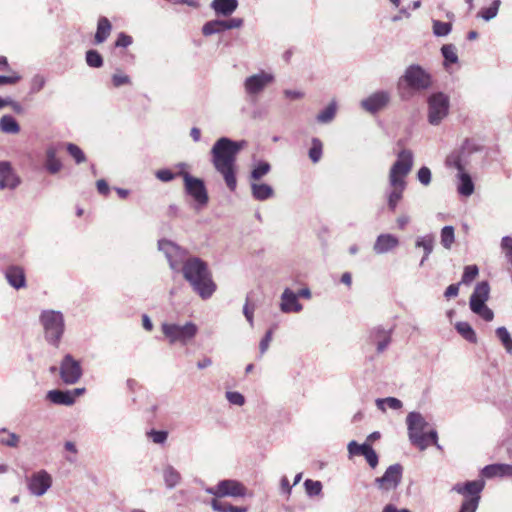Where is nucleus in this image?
I'll list each match as a JSON object with an SVG mask.
<instances>
[{
	"instance_id": "1",
	"label": "nucleus",
	"mask_w": 512,
	"mask_h": 512,
	"mask_svg": "<svg viewBox=\"0 0 512 512\" xmlns=\"http://www.w3.org/2000/svg\"><path fill=\"white\" fill-rule=\"evenodd\" d=\"M240 149V143L223 137L215 142L211 150L213 165L223 176L227 187L231 191H234L237 186L235 161Z\"/></svg>"
},
{
	"instance_id": "2",
	"label": "nucleus",
	"mask_w": 512,
	"mask_h": 512,
	"mask_svg": "<svg viewBox=\"0 0 512 512\" xmlns=\"http://www.w3.org/2000/svg\"><path fill=\"white\" fill-rule=\"evenodd\" d=\"M414 156L411 150L403 149L397 154V159L391 166L388 174V182L391 191L387 202L390 210L394 211L403 197L406 189V178L412 170Z\"/></svg>"
},
{
	"instance_id": "3",
	"label": "nucleus",
	"mask_w": 512,
	"mask_h": 512,
	"mask_svg": "<svg viewBox=\"0 0 512 512\" xmlns=\"http://www.w3.org/2000/svg\"><path fill=\"white\" fill-rule=\"evenodd\" d=\"M180 272L202 299L210 298L215 292L216 284L212 280L211 272L200 258L190 257Z\"/></svg>"
},
{
	"instance_id": "4",
	"label": "nucleus",
	"mask_w": 512,
	"mask_h": 512,
	"mask_svg": "<svg viewBox=\"0 0 512 512\" xmlns=\"http://www.w3.org/2000/svg\"><path fill=\"white\" fill-rule=\"evenodd\" d=\"M40 322L46 341L57 347L65 329L63 314L55 310L43 311L40 315Z\"/></svg>"
},
{
	"instance_id": "5",
	"label": "nucleus",
	"mask_w": 512,
	"mask_h": 512,
	"mask_svg": "<svg viewBox=\"0 0 512 512\" xmlns=\"http://www.w3.org/2000/svg\"><path fill=\"white\" fill-rule=\"evenodd\" d=\"M484 486L485 482L479 479L468 481L464 484L457 483L452 487V491L465 497L459 512H476L480 502V493Z\"/></svg>"
},
{
	"instance_id": "6",
	"label": "nucleus",
	"mask_w": 512,
	"mask_h": 512,
	"mask_svg": "<svg viewBox=\"0 0 512 512\" xmlns=\"http://www.w3.org/2000/svg\"><path fill=\"white\" fill-rule=\"evenodd\" d=\"M161 331L170 344L179 343L186 345L195 338L198 333V327L191 321L183 325L164 322L161 325Z\"/></svg>"
},
{
	"instance_id": "7",
	"label": "nucleus",
	"mask_w": 512,
	"mask_h": 512,
	"mask_svg": "<svg viewBox=\"0 0 512 512\" xmlns=\"http://www.w3.org/2000/svg\"><path fill=\"white\" fill-rule=\"evenodd\" d=\"M431 76L419 65H410L399 79V87L411 92H421L431 86Z\"/></svg>"
},
{
	"instance_id": "8",
	"label": "nucleus",
	"mask_w": 512,
	"mask_h": 512,
	"mask_svg": "<svg viewBox=\"0 0 512 512\" xmlns=\"http://www.w3.org/2000/svg\"><path fill=\"white\" fill-rule=\"evenodd\" d=\"M489 293V283L487 281L479 282L475 286L469 302L471 311L488 322L494 318L493 311L486 305Z\"/></svg>"
},
{
	"instance_id": "9",
	"label": "nucleus",
	"mask_w": 512,
	"mask_h": 512,
	"mask_svg": "<svg viewBox=\"0 0 512 512\" xmlns=\"http://www.w3.org/2000/svg\"><path fill=\"white\" fill-rule=\"evenodd\" d=\"M406 423L411 443L417 446L421 451L425 450L429 446L425 432L428 422L420 413L410 412L407 415Z\"/></svg>"
},
{
	"instance_id": "10",
	"label": "nucleus",
	"mask_w": 512,
	"mask_h": 512,
	"mask_svg": "<svg viewBox=\"0 0 512 512\" xmlns=\"http://www.w3.org/2000/svg\"><path fill=\"white\" fill-rule=\"evenodd\" d=\"M427 104L428 122L434 126L439 125L448 116L450 108L449 96L443 92L433 93L428 97Z\"/></svg>"
},
{
	"instance_id": "11",
	"label": "nucleus",
	"mask_w": 512,
	"mask_h": 512,
	"mask_svg": "<svg viewBox=\"0 0 512 512\" xmlns=\"http://www.w3.org/2000/svg\"><path fill=\"white\" fill-rule=\"evenodd\" d=\"M158 249L165 255L170 268L175 272H180L184 263L190 259L188 252L169 240H159Z\"/></svg>"
},
{
	"instance_id": "12",
	"label": "nucleus",
	"mask_w": 512,
	"mask_h": 512,
	"mask_svg": "<svg viewBox=\"0 0 512 512\" xmlns=\"http://www.w3.org/2000/svg\"><path fill=\"white\" fill-rule=\"evenodd\" d=\"M480 146L472 140H465L460 149L453 151L446 158V166L464 171L470 163V156L480 151Z\"/></svg>"
},
{
	"instance_id": "13",
	"label": "nucleus",
	"mask_w": 512,
	"mask_h": 512,
	"mask_svg": "<svg viewBox=\"0 0 512 512\" xmlns=\"http://www.w3.org/2000/svg\"><path fill=\"white\" fill-rule=\"evenodd\" d=\"M184 180L186 193L195 201L197 210L207 205L209 197L203 180L191 176L189 173H181Z\"/></svg>"
},
{
	"instance_id": "14",
	"label": "nucleus",
	"mask_w": 512,
	"mask_h": 512,
	"mask_svg": "<svg viewBox=\"0 0 512 512\" xmlns=\"http://www.w3.org/2000/svg\"><path fill=\"white\" fill-rule=\"evenodd\" d=\"M275 80L274 74L264 70L248 76L243 83L244 91L247 96L256 98Z\"/></svg>"
},
{
	"instance_id": "15",
	"label": "nucleus",
	"mask_w": 512,
	"mask_h": 512,
	"mask_svg": "<svg viewBox=\"0 0 512 512\" xmlns=\"http://www.w3.org/2000/svg\"><path fill=\"white\" fill-rule=\"evenodd\" d=\"M205 491L216 498H238L244 497L247 493L246 487L241 482L234 479L221 480L215 487H206Z\"/></svg>"
},
{
	"instance_id": "16",
	"label": "nucleus",
	"mask_w": 512,
	"mask_h": 512,
	"mask_svg": "<svg viewBox=\"0 0 512 512\" xmlns=\"http://www.w3.org/2000/svg\"><path fill=\"white\" fill-rule=\"evenodd\" d=\"M403 468L400 464L390 465L382 477L375 479L379 489L389 491L396 489L402 479Z\"/></svg>"
},
{
	"instance_id": "17",
	"label": "nucleus",
	"mask_w": 512,
	"mask_h": 512,
	"mask_svg": "<svg viewBox=\"0 0 512 512\" xmlns=\"http://www.w3.org/2000/svg\"><path fill=\"white\" fill-rule=\"evenodd\" d=\"M82 369L80 363L70 354H67L60 366V376L64 383L75 384L81 378Z\"/></svg>"
},
{
	"instance_id": "18",
	"label": "nucleus",
	"mask_w": 512,
	"mask_h": 512,
	"mask_svg": "<svg viewBox=\"0 0 512 512\" xmlns=\"http://www.w3.org/2000/svg\"><path fill=\"white\" fill-rule=\"evenodd\" d=\"M52 485V477L45 470H40L31 475L28 480V489L34 496H43Z\"/></svg>"
},
{
	"instance_id": "19",
	"label": "nucleus",
	"mask_w": 512,
	"mask_h": 512,
	"mask_svg": "<svg viewBox=\"0 0 512 512\" xmlns=\"http://www.w3.org/2000/svg\"><path fill=\"white\" fill-rule=\"evenodd\" d=\"M21 183L20 177L8 161H0V190L16 189Z\"/></svg>"
},
{
	"instance_id": "20",
	"label": "nucleus",
	"mask_w": 512,
	"mask_h": 512,
	"mask_svg": "<svg viewBox=\"0 0 512 512\" xmlns=\"http://www.w3.org/2000/svg\"><path fill=\"white\" fill-rule=\"evenodd\" d=\"M390 101V94L386 91H377L361 101V107L369 112L376 113L383 109Z\"/></svg>"
},
{
	"instance_id": "21",
	"label": "nucleus",
	"mask_w": 512,
	"mask_h": 512,
	"mask_svg": "<svg viewBox=\"0 0 512 512\" xmlns=\"http://www.w3.org/2000/svg\"><path fill=\"white\" fill-rule=\"evenodd\" d=\"M399 244L398 237L390 233H383L377 236L373 245V251L377 255H383L396 249Z\"/></svg>"
},
{
	"instance_id": "22",
	"label": "nucleus",
	"mask_w": 512,
	"mask_h": 512,
	"mask_svg": "<svg viewBox=\"0 0 512 512\" xmlns=\"http://www.w3.org/2000/svg\"><path fill=\"white\" fill-rule=\"evenodd\" d=\"M303 306L298 301V295L286 288L281 295L280 309L284 313L300 312Z\"/></svg>"
},
{
	"instance_id": "23",
	"label": "nucleus",
	"mask_w": 512,
	"mask_h": 512,
	"mask_svg": "<svg viewBox=\"0 0 512 512\" xmlns=\"http://www.w3.org/2000/svg\"><path fill=\"white\" fill-rule=\"evenodd\" d=\"M7 282L15 289H21L26 286L25 273L22 267L11 265L5 271Z\"/></svg>"
},
{
	"instance_id": "24",
	"label": "nucleus",
	"mask_w": 512,
	"mask_h": 512,
	"mask_svg": "<svg viewBox=\"0 0 512 512\" xmlns=\"http://www.w3.org/2000/svg\"><path fill=\"white\" fill-rule=\"evenodd\" d=\"M238 0H213L210 4L216 16L229 17L238 8Z\"/></svg>"
},
{
	"instance_id": "25",
	"label": "nucleus",
	"mask_w": 512,
	"mask_h": 512,
	"mask_svg": "<svg viewBox=\"0 0 512 512\" xmlns=\"http://www.w3.org/2000/svg\"><path fill=\"white\" fill-rule=\"evenodd\" d=\"M482 476L486 478L493 477H512V465L510 464H491L485 466L481 471Z\"/></svg>"
},
{
	"instance_id": "26",
	"label": "nucleus",
	"mask_w": 512,
	"mask_h": 512,
	"mask_svg": "<svg viewBox=\"0 0 512 512\" xmlns=\"http://www.w3.org/2000/svg\"><path fill=\"white\" fill-rule=\"evenodd\" d=\"M457 191L460 195L469 197L474 193V183L471 176L464 170L457 173Z\"/></svg>"
},
{
	"instance_id": "27",
	"label": "nucleus",
	"mask_w": 512,
	"mask_h": 512,
	"mask_svg": "<svg viewBox=\"0 0 512 512\" xmlns=\"http://www.w3.org/2000/svg\"><path fill=\"white\" fill-rule=\"evenodd\" d=\"M46 397L50 402L57 405L70 406L75 402L74 395L70 391L51 390Z\"/></svg>"
},
{
	"instance_id": "28",
	"label": "nucleus",
	"mask_w": 512,
	"mask_h": 512,
	"mask_svg": "<svg viewBox=\"0 0 512 512\" xmlns=\"http://www.w3.org/2000/svg\"><path fill=\"white\" fill-rule=\"evenodd\" d=\"M415 247L423 249V257L419 264L420 266H423L433 251L434 237L432 235H425V236L417 237V239L415 241Z\"/></svg>"
},
{
	"instance_id": "29",
	"label": "nucleus",
	"mask_w": 512,
	"mask_h": 512,
	"mask_svg": "<svg viewBox=\"0 0 512 512\" xmlns=\"http://www.w3.org/2000/svg\"><path fill=\"white\" fill-rule=\"evenodd\" d=\"M251 193L252 196L259 201L267 200L274 195L273 188L265 183H257L252 182L251 183Z\"/></svg>"
},
{
	"instance_id": "30",
	"label": "nucleus",
	"mask_w": 512,
	"mask_h": 512,
	"mask_svg": "<svg viewBox=\"0 0 512 512\" xmlns=\"http://www.w3.org/2000/svg\"><path fill=\"white\" fill-rule=\"evenodd\" d=\"M112 26L106 17H100L97 23V31L95 34V42L103 43L110 35Z\"/></svg>"
},
{
	"instance_id": "31",
	"label": "nucleus",
	"mask_w": 512,
	"mask_h": 512,
	"mask_svg": "<svg viewBox=\"0 0 512 512\" xmlns=\"http://www.w3.org/2000/svg\"><path fill=\"white\" fill-rule=\"evenodd\" d=\"M56 154H57V152H56V149L54 147L47 148V150H46V163H45V166H46V169L51 174L58 173L61 170V168H62V163L57 158Z\"/></svg>"
},
{
	"instance_id": "32",
	"label": "nucleus",
	"mask_w": 512,
	"mask_h": 512,
	"mask_svg": "<svg viewBox=\"0 0 512 512\" xmlns=\"http://www.w3.org/2000/svg\"><path fill=\"white\" fill-rule=\"evenodd\" d=\"M163 479L167 488L176 487L181 481L180 473L171 465H167L163 469Z\"/></svg>"
},
{
	"instance_id": "33",
	"label": "nucleus",
	"mask_w": 512,
	"mask_h": 512,
	"mask_svg": "<svg viewBox=\"0 0 512 512\" xmlns=\"http://www.w3.org/2000/svg\"><path fill=\"white\" fill-rule=\"evenodd\" d=\"M0 130L7 134H17L20 132V125L11 115H3L0 118Z\"/></svg>"
},
{
	"instance_id": "34",
	"label": "nucleus",
	"mask_w": 512,
	"mask_h": 512,
	"mask_svg": "<svg viewBox=\"0 0 512 512\" xmlns=\"http://www.w3.org/2000/svg\"><path fill=\"white\" fill-rule=\"evenodd\" d=\"M455 328L457 332L468 342L476 343L477 336L472 328V326L468 322L460 321L455 324Z\"/></svg>"
},
{
	"instance_id": "35",
	"label": "nucleus",
	"mask_w": 512,
	"mask_h": 512,
	"mask_svg": "<svg viewBox=\"0 0 512 512\" xmlns=\"http://www.w3.org/2000/svg\"><path fill=\"white\" fill-rule=\"evenodd\" d=\"M500 5L501 0H493L489 7H484L478 12L477 17L486 22L491 21L498 15Z\"/></svg>"
},
{
	"instance_id": "36",
	"label": "nucleus",
	"mask_w": 512,
	"mask_h": 512,
	"mask_svg": "<svg viewBox=\"0 0 512 512\" xmlns=\"http://www.w3.org/2000/svg\"><path fill=\"white\" fill-rule=\"evenodd\" d=\"M498 340L501 342L505 351L512 355V336L506 327H498L495 331Z\"/></svg>"
},
{
	"instance_id": "37",
	"label": "nucleus",
	"mask_w": 512,
	"mask_h": 512,
	"mask_svg": "<svg viewBox=\"0 0 512 512\" xmlns=\"http://www.w3.org/2000/svg\"><path fill=\"white\" fill-rule=\"evenodd\" d=\"M441 244L445 249H451L455 241V230L453 226H444L440 234Z\"/></svg>"
},
{
	"instance_id": "38",
	"label": "nucleus",
	"mask_w": 512,
	"mask_h": 512,
	"mask_svg": "<svg viewBox=\"0 0 512 512\" xmlns=\"http://www.w3.org/2000/svg\"><path fill=\"white\" fill-rule=\"evenodd\" d=\"M375 337L377 339V351L379 353L383 352L388 345L390 344V332L385 331L384 329L377 328L375 330Z\"/></svg>"
},
{
	"instance_id": "39",
	"label": "nucleus",
	"mask_w": 512,
	"mask_h": 512,
	"mask_svg": "<svg viewBox=\"0 0 512 512\" xmlns=\"http://www.w3.org/2000/svg\"><path fill=\"white\" fill-rule=\"evenodd\" d=\"M222 20L216 19L206 22L202 27V33L205 36H211L223 32Z\"/></svg>"
},
{
	"instance_id": "40",
	"label": "nucleus",
	"mask_w": 512,
	"mask_h": 512,
	"mask_svg": "<svg viewBox=\"0 0 512 512\" xmlns=\"http://www.w3.org/2000/svg\"><path fill=\"white\" fill-rule=\"evenodd\" d=\"M271 170V166L267 162H259L255 165L253 170L251 171L250 178L256 182L263 178L265 175L269 173Z\"/></svg>"
},
{
	"instance_id": "41",
	"label": "nucleus",
	"mask_w": 512,
	"mask_h": 512,
	"mask_svg": "<svg viewBox=\"0 0 512 512\" xmlns=\"http://www.w3.org/2000/svg\"><path fill=\"white\" fill-rule=\"evenodd\" d=\"M336 114V103H330L323 111H321L316 119L319 123L326 124L331 122Z\"/></svg>"
},
{
	"instance_id": "42",
	"label": "nucleus",
	"mask_w": 512,
	"mask_h": 512,
	"mask_svg": "<svg viewBox=\"0 0 512 512\" xmlns=\"http://www.w3.org/2000/svg\"><path fill=\"white\" fill-rule=\"evenodd\" d=\"M305 492L308 496H319L322 492V483L318 480L307 479L304 482Z\"/></svg>"
},
{
	"instance_id": "43",
	"label": "nucleus",
	"mask_w": 512,
	"mask_h": 512,
	"mask_svg": "<svg viewBox=\"0 0 512 512\" xmlns=\"http://www.w3.org/2000/svg\"><path fill=\"white\" fill-rule=\"evenodd\" d=\"M323 144L318 138L312 139V146L309 150V158L313 163L320 161L322 157Z\"/></svg>"
},
{
	"instance_id": "44",
	"label": "nucleus",
	"mask_w": 512,
	"mask_h": 512,
	"mask_svg": "<svg viewBox=\"0 0 512 512\" xmlns=\"http://www.w3.org/2000/svg\"><path fill=\"white\" fill-rule=\"evenodd\" d=\"M442 55L445 59V64H454L458 61L456 47L452 44L443 45L441 48Z\"/></svg>"
},
{
	"instance_id": "45",
	"label": "nucleus",
	"mask_w": 512,
	"mask_h": 512,
	"mask_svg": "<svg viewBox=\"0 0 512 512\" xmlns=\"http://www.w3.org/2000/svg\"><path fill=\"white\" fill-rule=\"evenodd\" d=\"M452 30L451 23L433 20V33L438 37L447 36Z\"/></svg>"
},
{
	"instance_id": "46",
	"label": "nucleus",
	"mask_w": 512,
	"mask_h": 512,
	"mask_svg": "<svg viewBox=\"0 0 512 512\" xmlns=\"http://www.w3.org/2000/svg\"><path fill=\"white\" fill-rule=\"evenodd\" d=\"M387 404L389 408L393 410H398L402 407V402L394 397H387L384 399H377L376 400V406L382 410L385 411L384 405Z\"/></svg>"
},
{
	"instance_id": "47",
	"label": "nucleus",
	"mask_w": 512,
	"mask_h": 512,
	"mask_svg": "<svg viewBox=\"0 0 512 512\" xmlns=\"http://www.w3.org/2000/svg\"><path fill=\"white\" fill-rule=\"evenodd\" d=\"M86 62L90 67L99 68L103 65V58L96 50H89L86 53Z\"/></svg>"
},
{
	"instance_id": "48",
	"label": "nucleus",
	"mask_w": 512,
	"mask_h": 512,
	"mask_svg": "<svg viewBox=\"0 0 512 512\" xmlns=\"http://www.w3.org/2000/svg\"><path fill=\"white\" fill-rule=\"evenodd\" d=\"M67 152L71 155V157L74 158L75 162L77 164L83 163L86 160L84 152L78 147L77 145L73 143H68L67 146Z\"/></svg>"
},
{
	"instance_id": "49",
	"label": "nucleus",
	"mask_w": 512,
	"mask_h": 512,
	"mask_svg": "<svg viewBox=\"0 0 512 512\" xmlns=\"http://www.w3.org/2000/svg\"><path fill=\"white\" fill-rule=\"evenodd\" d=\"M479 270L476 265H468L464 268V272L462 275L461 283L469 284L471 283L476 276L478 275Z\"/></svg>"
},
{
	"instance_id": "50",
	"label": "nucleus",
	"mask_w": 512,
	"mask_h": 512,
	"mask_svg": "<svg viewBox=\"0 0 512 512\" xmlns=\"http://www.w3.org/2000/svg\"><path fill=\"white\" fill-rule=\"evenodd\" d=\"M362 456L365 457L366 461L370 465L371 468H375L378 465V455L375 450L369 444L368 447H362Z\"/></svg>"
},
{
	"instance_id": "51",
	"label": "nucleus",
	"mask_w": 512,
	"mask_h": 512,
	"mask_svg": "<svg viewBox=\"0 0 512 512\" xmlns=\"http://www.w3.org/2000/svg\"><path fill=\"white\" fill-rule=\"evenodd\" d=\"M501 248L505 253L508 263L512 266V237H503L501 241Z\"/></svg>"
},
{
	"instance_id": "52",
	"label": "nucleus",
	"mask_w": 512,
	"mask_h": 512,
	"mask_svg": "<svg viewBox=\"0 0 512 512\" xmlns=\"http://www.w3.org/2000/svg\"><path fill=\"white\" fill-rule=\"evenodd\" d=\"M46 84V79L44 76L42 75H35L32 79H31V84H30V91L31 93H38L40 92L44 86Z\"/></svg>"
},
{
	"instance_id": "53",
	"label": "nucleus",
	"mask_w": 512,
	"mask_h": 512,
	"mask_svg": "<svg viewBox=\"0 0 512 512\" xmlns=\"http://www.w3.org/2000/svg\"><path fill=\"white\" fill-rule=\"evenodd\" d=\"M226 398L233 405L243 406L245 403L244 396L241 393L236 392V391L226 392Z\"/></svg>"
},
{
	"instance_id": "54",
	"label": "nucleus",
	"mask_w": 512,
	"mask_h": 512,
	"mask_svg": "<svg viewBox=\"0 0 512 512\" xmlns=\"http://www.w3.org/2000/svg\"><path fill=\"white\" fill-rule=\"evenodd\" d=\"M148 436L154 443L163 444L167 440L168 433L163 430H151L150 432H148Z\"/></svg>"
},
{
	"instance_id": "55",
	"label": "nucleus",
	"mask_w": 512,
	"mask_h": 512,
	"mask_svg": "<svg viewBox=\"0 0 512 512\" xmlns=\"http://www.w3.org/2000/svg\"><path fill=\"white\" fill-rule=\"evenodd\" d=\"M417 178L421 184L428 186L431 183V171L428 167L424 166L418 170Z\"/></svg>"
},
{
	"instance_id": "56",
	"label": "nucleus",
	"mask_w": 512,
	"mask_h": 512,
	"mask_svg": "<svg viewBox=\"0 0 512 512\" xmlns=\"http://www.w3.org/2000/svg\"><path fill=\"white\" fill-rule=\"evenodd\" d=\"M368 443L358 444L356 441L352 440L348 443L347 449L350 457L355 455H362V447H368Z\"/></svg>"
},
{
	"instance_id": "57",
	"label": "nucleus",
	"mask_w": 512,
	"mask_h": 512,
	"mask_svg": "<svg viewBox=\"0 0 512 512\" xmlns=\"http://www.w3.org/2000/svg\"><path fill=\"white\" fill-rule=\"evenodd\" d=\"M112 83L115 87H120L122 85L130 84L131 80L128 75L116 72L112 75Z\"/></svg>"
},
{
	"instance_id": "58",
	"label": "nucleus",
	"mask_w": 512,
	"mask_h": 512,
	"mask_svg": "<svg viewBox=\"0 0 512 512\" xmlns=\"http://www.w3.org/2000/svg\"><path fill=\"white\" fill-rule=\"evenodd\" d=\"M19 440L20 438L17 434L8 432L7 437H3L0 439V443L8 447H17Z\"/></svg>"
},
{
	"instance_id": "59",
	"label": "nucleus",
	"mask_w": 512,
	"mask_h": 512,
	"mask_svg": "<svg viewBox=\"0 0 512 512\" xmlns=\"http://www.w3.org/2000/svg\"><path fill=\"white\" fill-rule=\"evenodd\" d=\"M223 23V29L225 30H231V29H238L243 26V19L242 18H231L228 20H222Z\"/></svg>"
},
{
	"instance_id": "60",
	"label": "nucleus",
	"mask_w": 512,
	"mask_h": 512,
	"mask_svg": "<svg viewBox=\"0 0 512 512\" xmlns=\"http://www.w3.org/2000/svg\"><path fill=\"white\" fill-rule=\"evenodd\" d=\"M21 76L17 72H12L10 75H0V85H14L21 80Z\"/></svg>"
},
{
	"instance_id": "61",
	"label": "nucleus",
	"mask_w": 512,
	"mask_h": 512,
	"mask_svg": "<svg viewBox=\"0 0 512 512\" xmlns=\"http://www.w3.org/2000/svg\"><path fill=\"white\" fill-rule=\"evenodd\" d=\"M272 341V331L266 332L264 338L260 341L259 350L260 354L263 355L269 348L270 342Z\"/></svg>"
},
{
	"instance_id": "62",
	"label": "nucleus",
	"mask_w": 512,
	"mask_h": 512,
	"mask_svg": "<svg viewBox=\"0 0 512 512\" xmlns=\"http://www.w3.org/2000/svg\"><path fill=\"white\" fill-rule=\"evenodd\" d=\"M211 507L216 512H230L229 508H231V504L213 499L211 501Z\"/></svg>"
},
{
	"instance_id": "63",
	"label": "nucleus",
	"mask_w": 512,
	"mask_h": 512,
	"mask_svg": "<svg viewBox=\"0 0 512 512\" xmlns=\"http://www.w3.org/2000/svg\"><path fill=\"white\" fill-rule=\"evenodd\" d=\"M156 177L163 182H168L174 179L175 174L169 169H162L156 172Z\"/></svg>"
},
{
	"instance_id": "64",
	"label": "nucleus",
	"mask_w": 512,
	"mask_h": 512,
	"mask_svg": "<svg viewBox=\"0 0 512 512\" xmlns=\"http://www.w3.org/2000/svg\"><path fill=\"white\" fill-rule=\"evenodd\" d=\"M132 43V38L124 33H120L115 42L116 47H128Z\"/></svg>"
}]
</instances>
